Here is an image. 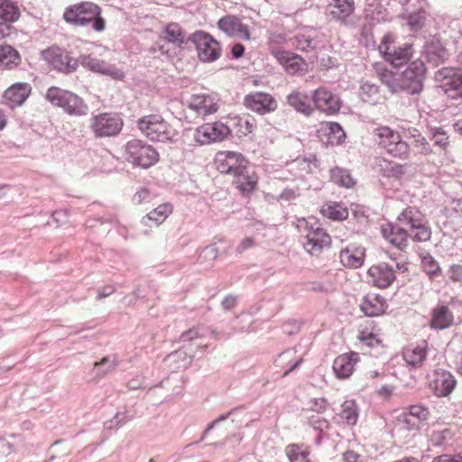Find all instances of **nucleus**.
<instances>
[{"mask_svg":"<svg viewBox=\"0 0 462 462\" xmlns=\"http://www.w3.org/2000/svg\"><path fill=\"white\" fill-rule=\"evenodd\" d=\"M230 134L229 128L220 122L204 124L198 127L194 133V140L199 144L220 142Z\"/></svg>","mask_w":462,"mask_h":462,"instance_id":"nucleus-16","label":"nucleus"},{"mask_svg":"<svg viewBox=\"0 0 462 462\" xmlns=\"http://www.w3.org/2000/svg\"><path fill=\"white\" fill-rule=\"evenodd\" d=\"M271 54L285 69L287 73L295 75L303 70L302 66L304 62L300 56L279 48H272Z\"/></svg>","mask_w":462,"mask_h":462,"instance_id":"nucleus-23","label":"nucleus"},{"mask_svg":"<svg viewBox=\"0 0 462 462\" xmlns=\"http://www.w3.org/2000/svg\"><path fill=\"white\" fill-rule=\"evenodd\" d=\"M208 328L204 326H198L184 331L180 337L182 346L180 349L168 355L164 360V365L172 374H177L186 369L191 363L192 358L196 356L198 350H206L207 344H194L193 341L206 337Z\"/></svg>","mask_w":462,"mask_h":462,"instance_id":"nucleus-3","label":"nucleus"},{"mask_svg":"<svg viewBox=\"0 0 462 462\" xmlns=\"http://www.w3.org/2000/svg\"><path fill=\"white\" fill-rule=\"evenodd\" d=\"M63 18L71 25L91 26L95 32H98L106 28V21L101 16V8L92 2H81L67 7Z\"/></svg>","mask_w":462,"mask_h":462,"instance_id":"nucleus-4","label":"nucleus"},{"mask_svg":"<svg viewBox=\"0 0 462 462\" xmlns=\"http://www.w3.org/2000/svg\"><path fill=\"white\" fill-rule=\"evenodd\" d=\"M294 163L306 173H311L314 169L319 167V161L315 154H310L309 157L297 158Z\"/></svg>","mask_w":462,"mask_h":462,"instance_id":"nucleus-50","label":"nucleus"},{"mask_svg":"<svg viewBox=\"0 0 462 462\" xmlns=\"http://www.w3.org/2000/svg\"><path fill=\"white\" fill-rule=\"evenodd\" d=\"M432 462H462V452L454 455L444 454L435 457Z\"/></svg>","mask_w":462,"mask_h":462,"instance_id":"nucleus-59","label":"nucleus"},{"mask_svg":"<svg viewBox=\"0 0 462 462\" xmlns=\"http://www.w3.org/2000/svg\"><path fill=\"white\" fill-rule=\"evenodd\" d=\"M124 125L122 117L117 113L105 112L93 116L89 127L97 138L117 135Z\"/></svg>","mask_w":462,"mask_h":462,"instance_id":"nucleus-8","label":"nucleus"},{"mask_svg":"<svg viewBox=\"0 0 462 462\" xmlns=\"http://www.w3.org/2000/svg\"><path fill=\"white\" fill-rule=\"evenodd\" d=\"M358 360L359 356L357 353L345 354L337 356L333 363V370L336 375H351Z\"/></svg>","mask_w":462,"mask_h":462,"instance_id":"nucleus-31","label":"nucleus"},{"mask_svg":"<svg viewBox=\"0 0 462 462\" xmlns=\"http://www.w3.org/2000/svg\"><path fill=\"white\" fill-rule=\"evenodd\" d=\"M379 77L393 93L405 92L408 95H416L423 89L426 68L422 60H416L402 72L383 69Z\"/></svg>","mask_w":462,"mask_h":462,"instance_id":"nucleus-2","label":"nucleus"},{"mask_svg":"<svg viewBox=\"0 0 462 462\" xmlns=\"http://www.w3.org/2000/svg\"><path fill=\"white\" fill-rule=\"evenodd\" d=\"M244 105L259 115L273 112L277 108V102L271 94L259 91L246 95Z\"/></svg>","mask_w":462,"mask_h":462,"instance_id":"nucleus-18","label":"nucleus"},{"mask_svg":"<svg viewBox=\"0 0 462 462\" xmlns=\"http://www.w3.org/2000/svg\"><path fill=\"white\" fill-rule=\"evenodd\" d=\"M358 338L364 345L369 347H373L381 343V340L374 331L367 332L365 330H362L359 333Z\"/></svg>","mask_w":462,"mask_h":462,"instance_id":"nucleus-54","label":"nucleus"},{"mask_svg":"<svg viewBox=\"0 0 462 462\" xmlns=\"http://www.w3.org/2000/svg\"><path fill=\"white\" fill-rule=\"evenodd\" d=\"M310 447L305 444L291 443L285 448L290 462H312L310 458Z\"/></svg>","mask_w":462,"mask_h":462,"instance_id":"nucleus-35","label":"nucleus"},{"mask_svg":"<svg viewBox=\"0 0 462 462\" xmlns=\"http://www.w3.org/2000/svg\"><path fill=\"white\" fill-rule=\"evenodd\" d=\"M426 22V11L419 8L417 11L411 13L407 18V23L413 32L420 31Z\"/></svg>","mask_w":462,"mask_h":462,"instance_id":"nucleus-46","label":"nucleus"},{"mask_svg":"<svg viewBox=\"0 0 462 462\" xmlns=\"http://www.w3.org/2000/svg\"><path fill=\"white\" fill-rule=\"evenodd\" d=\"M96 72L111 77L114 79H123L125 73L116 65L99 60Z\"/></svg>","mask_w":462,"mask_h":462,"instance_id":"nucleus-47","label":"nucleus"},{"mask_svg":"<svg viewBox=\"0 0 462 462\" xmlns=\"http://www.w3.org/2000/svg\"><path fill=\"white\" fill-rule=\"evenodd\" d=\"M386 303L383 297L378 294L370 293L365 295L361 302V310L365 316L374 317L384 313Z\"/></svg>","mask_w":462,"mask_h":462,"instance_id":"nucleus-29","label":"nucleus"},{"mask_svg":"<svg viewBox=\"0 0 462 462\" xmlns=\"http://www.w3.org/2000/svg\"><path fill=\"white\" fill-rule=\"evenodd\" d=\"M340 262L346 267L358 268L360 267L365 259V248L347 246L342 249L339 254Z\"/></svg>","mask_w":462,"mask_h":462,"instance_id":"nucleus-32","label":"nucleus"},{"mask_svg":"<svg viewBox=\"0 0 462 462\" xmlns=\"http://www.w3.org/2000/svg\"><path fill=\"white\" fill-rule=\"evenodd\" d=\"M380 171L383 177L400 179L406 173V165L383 160L379 164Z\"/></svg>","mask_w":462,"mask_h":462,"instance_id":"nucleus-40","label":"nucleus"},{"mask_svg":"<svg viewBox=\"0 0 462 462\" xmlns=\"http://www.w3.org/2000/svg\"><path fill=\"white\" fill-rule=\"evenodd\" d=\"M404 359L407 363L412 365H419L426 357L425 347L416 346L412 349H407L403 353Z\"/></svg>","mask_w":462,"mask_h":462,"instance_id":"nucleus-48","label":"nucleus"},{"mask_svg":"<svg viewBox=\"0 0 462 462\" xmlns=\"http://www.w3.org/2000/svg\"><path fill=\"white\" fill-rule=\"evenodd\" d=\"M455 386L456 381L454 377H435L434 380L430 383V387L439 397L447 396L453 391Z\"/></svg>","mask_w":462,"mask_h":462,"instance_id":"nucleus-37","label":"nucleus"},{"mask_svg":"<svg viewBox=\"0 0 462 462\" xmlns=\"http://www.w3.org/2000/svg\"><path fill=\"white\" fill-rule=\"evenodd\" d=\"M324 211L333 220H344L348 217L347 209L337 204L328 206Z\"/></svg>","mask_w":462,"mask_h":462,"instance_id":"nucleus-51","label":"nucleus"},{"mask_svg":"<svg viewBox=\"0 0 462 462\" xmlns=\"http://www.w3.org/2000/svg\"><path fill=\"white\" fill-rule=\"evenodd\" d=\"M288 105L298 113L310 116L314 112L311 97L305 92L294 90L286 97Z\"/></svg>","mask_w":462,"mask_h":462,"instance_id":"nucleus-26","label":"nucleus"},{"mask_svg":"<svg viewBox=\"0 0 462 462\" xmlns=\"http://www.w3.org/2000/svg\"><path fill=\"white\" fill-rule=\"evenodd\" d=\"M172 212V206L169 203H164L158 206L153 210L150 211L146 216H144L142 219V223L144 226H152V224L156 226L161 225L168 216Z\"/></svg>","mask_w":462,"mask_h":462,"instance_id":"nucleus-34","label":"nucleus"},{"mask_svg":"<svg viewBox=\"0 0 462 462\" xmlns=\"http://www.w3.org/2000/svg\"><path fill=\"white\" fill-rule=\"evenodd\" d=\"M126 160L134 165L147 169L159 160L158 152L150 144L133 139L125 144Z\"/></svg>","mask_w":462,"mask_h":462,"instance_id":"nucleus-7","label":"nucleus"},{"mask_svg":"<svg viewBox=\"0 0 462 462\" xmlns=\"http://www.w3.org/2000/svg\"><path fill=\"white\" fill-rule=\"evenodd\" d=\"M286 42V35L281 32H273L269 36L268 45L269 50L272 48H278L279 45L284 44Z\"/></svg>","mask_w":462,"mask_h":462,"instance_id":"nucleus-56","label":"nucleus"},{"mask_svg":"<svg viewBox=\"0 0 462 462\" xmlns=\"http://www.w3.org/2000/svg\"><path fill=\"white\" fill-rule=\"evenodd\" d=\"M422 264L425 272L430 276L437 275L440 272L439 263L430 254L423 257Z\"/></svg>","mask_w":462,"mask_h":462,"instance_id":"nucleus-53","label":"nucleus"},{"mask_svg":"<svg viewBox=\"0 0 462 462\" xmlns=\"http://www.w3.org/2000/svg\"><path fill=\"white\" fill-rule=\"evenodd\" d=\"M316 35L317 32L314 29H303L293 36L291 43L300 51H313L319 46Z\"/></svg>","mask_w":462,"mask_h":462,"instance_id":"nucleus-27","label":"nucleus"},{"mask_svg":"<svg viewBox=\"0 0 462 462\" xmlns=\"http://www.w3.org/2000/svg\"><path fill=\"white\" fill-rule=\"evenodd\" d=\"M161 39L179 48L183 47L188 42H190L185 31L177 23H171L167 24L162 32Z\"/></svg>","mask_w":462,"mask_h":462,"instance_id":"nucleus-28","label":"nucleus"},{"mask_svg":"<svg viewBox=\"0 0 462 462\" xmlns=\"http://www.w3.org/2000/svg\"><path fill=\"white\" fill-rule=\"evenodd\" d=\"M321 131L328 136L327 143L332 146L341 144L346 139V134L338 123L326 122L322 125Z\"/></svg>","mask_w":462,"mask_h":462,"instance_id":"nucleus-36","label":"nucleus"},{"mask_svg":"<svg viewBox=\"0 0 462 462\" xmlns=\"http://www.w3.org/2000/svg\"><path fill=\"white\" fill-rule=\"evenodd\" d=\"M217 28L228 37L239 38L244 41L250 40V32L247 25L236 15L226 14L217 22Z\"/></svg>","mask_w":462,"mask_h":462,"instance_id":"nucleus-19","label":"nucleus"},{"mask_svg":"<svg viewBox=\"0 0 462 462\" xmlns=\"http://www.w3.org/2000/svg\"><path fill=\"white\" fill-rule=\"evenodd\" d=\"M430 411L426 406L414 404L407 407L401 415L402 421L409 430H417L430 418Z\"/></svg>","mask_w":462,"mask_h":462,"instance_id":"nucleus-21","label":"nucleus"},{"mask_svg":"<svg viewBox=\"0 0 462 462\" xmlns=\"http://www.w3.org/2000/svg\"><path fill=\"white\" fill-rule=\"evenodd\" d=\"M338 416L347 425H356L358 420V407L355 401L346 400L342 404Z\"/></svg>","mask_w":462,"mask_h":462,"instance_id":"nucleus-38","label":"nucleus"},{"mask_svg":"<svg viewBox=\"0 0 462 462\" xmlns=\"http://www.w3.org/2000/svg\"><path fill=\"white\" fill-rule=\"evenodd\" d=\"M187 107L202 117L216 113L217 99L212 94H195L186 101Z\"/></svg>","mask_w":462,"mask_h":462,"instance_id":"nucleus-20","label":"nucleus"},{"mask_svg":"<svg viewBox=\"0 0 462 462\" xmlns=\"http://www.w3.org/2000/svg\"><path fill=\"white\" fill-rule=\"evenodd\" d=\"M330 180L335 184L345 188H351L355 184V181L349 172L346 170L338 167L330 171Z\"/></svg>","mask_w":462,"mask_h":462,"instance_id":"nucleus-44","label":"nucleus"},{"mask_svg":"<svg viewBox=\"0 0 462 462\" xmlns=\"http://www.w3.org/2000/svg\"><path fill=\"white\" fill-rule=\"evenodd\" d=\"M400 225L389 224L383 227V236L396 248L404 250L408 238L414 242H426L431 237V229L425 216L414 207H407L398 216Z\"/></svg>","mask_w":462,"mask_h":462,"instance_id":"nucleus-1","label":"nucleus"},{"mask_svg":"<svg viewBox=\"0 0 462 462\" xmlns=\"http://www.w3.org/2000/svg\"><path fill=\"white\" fill-rule=\"evenodd\" d=\"M216 164L220 173L232 177L250 165L245 156L239 152L231 151L218 152Z\"/></svg>","mask_w":462,"mask_h":462,"instance_id":"nucleus-15","label":"nucleus"},{"mask_svg":"<svg viewBox=\"0 0 462 462\" xmlns=\"http://www.w3.org/2000/svg\"><path fill=\"white\" fill-rule=\"evenodd\" d=\"M354 0H328L325 14L329 21H335L346 27L353 28L356 25Z\"/></svg>","mask_w":462,"mask_h":462,"instance_id":"nucleus-12","label":"nucleus"},{"mask_svg":"<svg viewBox=\"0 0 462 462\" xmlns=\"http://www.w3.org/2000/svg\"><path fill=\"white\" fill-rule=\"evenodd\" d=\"M300 196L298 188H286L284 189L278 197L279 200L290 201L295 199Z\"/></svg>","mask_w":462,"mask_h":462,"instance_id":"nucleus-58","label":"nucleus"},{"mask_svg":"<svg viewBox=\"0 0 462 462\" xmlns=\"http://www.w3.org/2000/svg\"><path fill=\"white\" fill-rule=\"evenodd\" d=\"M367 274L372 282L378 288H388L395 280L393 269L386 263H380L369 268Z\"/></svg>","mask_w":462,"mask_h":462,"instance_id":"nucleus-24","label":"nucleus"},{"mask_svg":"<svg viewBox=\"0 0 462 462\" xmlns=\"http://www.w3.org/2000/svg\"><path fill=\"white\" fill-rule=\"evenodd\" d=\"M302 221L305 224V228L308 230L302 245L309 254L312 255L317 254L324 246L330 245L331 238L329 235L320 227L317 221H314V223H310L304 219Z\"/></svg>","mask_w":462,"mask_h":462,"instance_id":"nucleus-13","label":"nucleus"},{"mask_svg":"<svg viewBox=\"0 0 462 462\" xmlns=\"http://www.w3.org/2000/svg\"><path fill=\"white\" fill-rule=\"evenodd\" d=\"M46 99L51 105L61 107L70 116H85L88 114V106L84 100L75 93L57 87L48 88Z\"/></svg>","mask_w":462,"mask_h":462,"instance_id":"nucleus-6","label":"nucleus"},{"mask_svg":"<svg viewBox=\"0 0 462 462\" xmlns=\"http://www.w3.org/2000/svg\"><path fill=\"white\" fill-rule=\"evenodd\" d=\"M254 245V242L252 237H245L242 240V242L236 247V253L242 254L244 251L253 247Z\"/></svg>","mask_w":462,"mask_h":462,"instance_id":"nucleus-61","label":"nucleus"},{"mask_svg":"<svg viewBox=\"0 0 462 462\" xmlns=\"http://www.w3.org/2000/svg\"><path fill=\"white\" fill-rule=\"evenodd\" d=\"M411 136L413 138V145L419 153L429 155L433 152L430 143L419 131L414 130V134H412Z\"/></svg>","mask_w":462,"mask_h":462,"instance_id":"nucleus-49","label":"nucleus"},{"mask_svg":"<svg viewBox=\"0 0 462 462\" xmlns=\"http://www.w3.org/2000/svg\"><path fill=\"white\" fill-rule=\"evenodd\" d=\"M454 316L446 305H438L431 311L430 328L434 329H445L452 326Z\"/></svg>","mask_w":462,"mask_h":462,"instance_id":"nucleus-30","label":"nucleus"},{"mask_svg":"<svg viewBox=\"0 0 462 462\" xmlns=\"http://www.w3.org/2000/svg\"><path fill=\"white\" fill-rule=\"evenodd\" d=\"M373 134L379 145L386 149L392 141L397 140L399 133L388 126H380L375 128Z\"/></svg>","mask_w":462,"mask_h":462,"instance_id":"nucleus-43","label":"nucleus"},{"mask_svg":"<svg viewBox=\"0 0 462 462\" xmlns=\"http://www.w3.org/2000/svg\"><path fill=\"white\" fill-rule=\"evenodd\" d=\"M424 53L430 62L438 65L439 61L445 59L447 51L439 42L432 41L425 45Z\"/></svg>","mask_w":462,"mask_h":462,"instance_id":"nucleus-42","label":"nucleus"},{"mask_svg":"<svg viewBox=\"0 0 462 462\" xmlns=\"http://www.w3.org/2000/svg\"><path fill=\"white\" fill-rule=\"evenodd\" d=\"M194 43L199 58L203 62H212L220 57L221 48L219 42L209 33L197 31L189 36Z\"/></svg>","mask_w":462,"mask_h":462,"instance_id":"nucleus-10","label":"nucleus"},{"mask_svg":"<svg viewBox=\"0 0 462 462\" xmlns=\"http://www.w3.org/2000/svg\"><path fill=\"white\" fill-rule=\"evenodd\" d=\"M20 9L13 0H0V18L5 22H15L20 17Z\"/></svg>","mask_w":462,"mask_h":462,"instance_id":"nucleus-41","label":"nucleus"},{"mask_svg":"<svg viewBox=\"0 0 462 462\" xmlns=\"http://www.w3.org/2000/svg\"><path fill=\"white\" fill-rule=\"evenodd\" d=\"M221 305L226 310H232L236 305V297L232 294L226 295L222 300Z\"/></svg>","mask_w":462,"mask_h":462,"instance_id":"nucleus-62","label":"nucleus"},{"mask_svg":"<svg viewBox=\"0 0 462 462\" xmlns=\"http://www.w3.org/2000/svg\"><path fill=\"white\" fill-rule=\"evenodd\" d=\"M45 59L54 69L66 74L74 72L79 66L78 60L72 58L68 51L59 48L49 49L45 53Z\"/></svg>","mask_w":462,"mask_h":462,"instance_id":"nucleus-17","label":"nucleus"},{"mask_svg":"<svg viewBox=\"0 0 462 462\" xmlns=\"http://www.w3.org/2000/svg\"><path fill=\"white\" fill-rule=\"evenodd\" d=\"M378 50L380 53L383 54L385 60L395 67L408 62L412 53L411 44L404 43L402 46H396L390 34H386L383 37Z\"/></svg>","mask_w":462,"mask_h":462,"instance_id":"nucleus-11","label":"nucleus"},{"mask_svg":"<svg viewBox=\"0 0 462 462\" xmlns=\"http://www.w3.org/2000/svg\"><path fill=\"white\" fill-rule=\"evenodd\" d=\"M385 150L393 157L407 158L410 146L406 142L402 140L400 134H398L397 140L392 141Z\"/></svg>","mask_w":462,"mask_h":462,"instance_id":"nucleus-45","label":"nucleus"},{"mask_svg":"<svg viewBox=\"0 0 462 462\" xmlns=\"http://www.w3.org/2000/svg\"><path fill=\"white\" fill-rule=\"evenodd\" d=\"M240 132L244 135H247L254 131L256 128L255 120L254 118L245 119L244 121L240 120Z\"/></svg>","mask_w":462,"mask_h":462,"instance_id":"nucleus-57","label":"nucleus"},{"mask_svg":"<svg viewBox=\"0 0 462 462\" xmlns=\"http://www.w3.org/2000/svg\"><path fill=\"white\" fill-rule=\"evenodd\" d=\"M435 80L444 94L451 99L462 97V69L456 68H442L435 73Z\"/></svg>","mask_w":462,"mask_h":462,"instance_id":"nucleus-9","label":"nucleus"},{"mask_svg":"<svg viewBox=\"0 0 462 462\" xmlns=\"http://www.w3.org/2000/svg\"><path fill=\"white\" fill-rule=\"evenodd\" d=\"M32 87L26 82H18L10 86L3 95L4 103L11 108L22 106L31 94Z\"/></svg>","mask_w":462,"mask_h":462,"instance_id":"nucleus-22","label":"nucleus"},{"mask_svg":"<svg viewBox=\"0 0 462 462\" xmlns=\"http://www.w3.org/2000/svg\"><path fill=\"white\" fill-rule=\"evenodd\" d=\"M116 365V358L114 356H106L104 357L101 362L95 363V366L97 369V374H107L115 372V367Z\"/></svg>","mask_w":462,"mask_h":462,"instance_id":"nucleus-52","label":"nucleus"},{"mask_svg":"<svg viewBox=\"0 0 462 462\" xmlns=\"http://www.w3.org/2000/svg\"><path fill=\"white\" fill-rule=\"evenodd\" d=\"M22 63V57L11 45H0V69H14Z\"/></svg>","mask_w":462,"mask_h":462,"instance_id":"nucleus-33","label":"nucleus"},{"mask_svg":"<svg viewBox=\"0 0 462 462\" xmlns=\"http://www.w3.org/2000/svg\"><path fill=\"white\" fill-rule=\"evenodd\" d=\"M360 455L354 450H346L343 453L344 462H358Z\"/></svg>","mask_w":462,"mask_h":462,"instance_id":"nucleus-63","label":"nucleus"},{"mask_svg":"<svg viewBox=\"0 0 462 462\" xmlns=\"http://www.w3.org/2000/svg\"><path fill=\"white\" fill-rule=\"evenodd\" d=\"M137 127L152 142H172L177 135L176 130L158 114L142 116L137 120Z\"/></svg>","mask_w":462,"mask_h":462,"instance_id":"nucleus-5","label":"nucleus"},{"mask_svg":"<svg viewBox=\"0 0 462 462\" xmlns=\"http://www.w3.org/2000/svg\"><path fill=\"white\" fill-rule=\"evenodd\" d=\"M300 325L297 321L287 322L283 325V331L288 335L295 334L299 331Z\"/></svg>","mask_w":462,"mask_h":462,"instance_id":"nucleus-64","label":"nucleus"},{"mask_svg":"<svg viewBox=\"0 0 462 462\" xmlns=\"http://www.w3.org/2000/svg\"><path fill=\"white\" fill-rule=\"evenodd\" d=\"M150 198H151L150 191L147 189L143 188L140 190H138L137 192H135V194L134 195L133 200L136 204H141L144 201H148L150 199Z\"/></svg>","mask_w":462,"mask_h":462,"instance_id":"nucleus-60","label":"nucleus"},{"mask_svg":"<svg viewBox=\"0 0 462 462\" xmlns=\"http://www.w3.org/2000/svg\"><path fill=\"white\" fill-rule=\"evenodd\" d=\"M78 60H79V64H81L84 68H87V69L96 72L97 68L98 66L99 59H97L90 55H81V56H79Z\"/></svg>","mask_w":462,"mask_h":462,"instance_id":"nucleus-55","label":"nucleus"},{"mask_svg":"<svg viewBox=\"0 0 462 462\" xmlns=\"http://www.w3.org/2000/svg\"><path fill=\"white\" fill-rule=\"evenodd\" d=\"M257 181L258 178L250 165L232 177V183L244 195L252 193L256 187Z\"/></svg>","mask_w":462,"mask_h":462,"instance_id":"nucleus-25","label":"nucleus"},{"mask_svg":"<svg viewBox=\"0 0 462 462\" xmlns=\"http://www.w3.org/2000/svg\"><path fill=\"white\" fill-rule=\"evenodd\" d=\"M314 109H318L327 115H336L341 108L339 97L326 87L315 89L311 95Z\"/></svg>","mask_w":462,"mask_h":462,"instance_id":"nucleus-14","label":"nucleus"},{"mask_svg":"<svg viewBox=\"0 0 462 462\" xmlns=\"http://www.w3.org/2000/svg\"><path fill=\"white\" fill-rule=\"evenodd\" d=\"M429 137L433 142V144L441 151H447L449 147V136L442 126H430Z\"/></svg>","mask_w":462,"mask_h":462,"instance_id":"nucleus-39","label":"nucleus"}]
</instances>
